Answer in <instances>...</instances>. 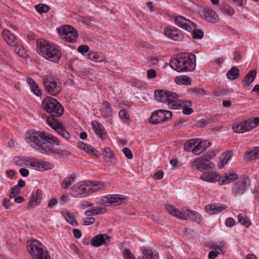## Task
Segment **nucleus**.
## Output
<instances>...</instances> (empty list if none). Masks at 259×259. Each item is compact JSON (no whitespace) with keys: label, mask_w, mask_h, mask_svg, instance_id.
<instances>
[{"label":"nucleus","mask_w":259,"mask_h":259,"mask_svg":"<svg viewBox=\"0 0 259 259\" xmlns=\"http://www.w3.org/2000/svg\"><path fill=\"white\" fill-rule=\"evenodd\" d=\"M239 70L235 66L231 67V68L227 72V76L228 79L234 80L237 79L239 76Z\"/></svg>","instance_id":"38"},{"label":"nucleus","mask_w":259,"mask_h":259,"mask_svg":"<svg viewBox=\"0 0 259 259\" xmlns=\"http://www.w3.org/2000/svg\"><path fill=\"white\" fill-rule=\"evenodd\" d=\"M30 145L42 154H54L56 148L54 144L60 145V140L56 137L44 132H32L27 138Z\"/></svg>","instance_id":"2"},{"label":"nucleus","mask_w":259,"mask_h":259,"mask_svg":"<svg viewBox=\"0 0 259 259\" xmlns=\"http://www.w3.org/2000/svg\"><path fill=\"white\" fill-rule=\"evenodd\" d=\"M20 192V189L18 187L17 185L12 187L11 190V193L10 194V197L12 198L17 195Z\"/></svg>","instance_id":"54"},{"label":"nucleus","mask_w":259,"mask_h":259,"mask_svg":"<svg viewBox=\"0 0 259 259\" xmlns=\"http://www.w3.org/2000/svg\"><path fill=\"white\" fill-rule=\"evenodd\" d=\"M197 142V139H192L188 140L184 144V149L188 152H193L195 154Z\"/></svg>","instance_id":"33"},{"label":"nucleus","mask_w":259,"mask_h":259,"mask_svg":"<svg viewBox=\"0 0 259 259\" xmlns=\"http://www.w3.org/2000/svg\"><path fill=\"white\" fill-rule=\"evenodd\" d=\"M186 105H184L183 107V113L185 115H190L191 114L193 110L192 108L189 107L191 105V102L189 101H186Z\"/></svg>","instance_id":"50"},{"label":"nucleus","mask_w":259,"mask_h":259,"mask_svg":"<svg viewBox=\"0 0 259 259\" xmlns=\"http://www.w3.org/2000/svg\"><path fill=\"white\" fill-rule=\"evenodd\" d=\"M252 129V126L249 125L247 120L240 122L238 125L234 126L233 130L234 132L243 133Z\"/></svg>","instance_id":"20"},{"label":"nucleus","mask_w":259,"mask_h":259,"mask_svg":"<svg viewBox=\"0 0 259 259\" xmlns=\"http://www.w3.org/2000/svg\"><path fill=\"white\" fill-rule=\"evenodd\" d=\"M237 218L238 222L245 227H248L251 225L249 219L247 217L239 214L238 215Z\"/></svg>","instance_id":"44"},{"label":"nucleus","mask_w":259,"mask_h":259,"mask_svg":"<svg viewBox=\"0 0 259 259\" xmlns=\"http://www.w3.org/2000/svg\"><path fill=\"white\" fill-rule=\"evenodd\" d=\"M196 56L191 54L188 55L179 54L171 58L169 61L170 67L178 72L191 71L196 66Z\"/></svg>","instance_id":"3"},{"label":"nucleus","mask_w":259,"mask_h":259,"mask_svg":"<svg viewBox=\"0 0 259 259\" xmlns=\"http://www.w3.org/2000/svg\"><path fill=\"white\" fill-rule=\"evenodd\" d=\"M42 198V192L40 189H37L35 193L33 195L32 198L28 203V208L34 207L37 204L40 203Z\"/></svg>","instance_id":"21"},{"label":"nucleus","mask_w":259,"mask_h":259,"mask_svg":"<svg viewBox=\"0 0 259 259\" xmlns=\"http://www.w3.org/2000/svg\"><path fill=\"white\" fill-rule=\"evenodd\" d=\"M201 16L207 21L216 23L219 20L218 15L212 9H205L201 13Z\"/></svg>","instance_id":"16"},{"label":"nucleus","mask_w":259,"mask_h":259,"mask_svg":"<svg viewBox=\"0 0 259 259\" xmlns=\"http://www.w3.org/2000/svg\"><path fill=\"white\" fill-rule=\"evenodd\" d=\"M104 151L105 153L104 156L105 159H109L110 162L114 163L115 162V158L113 155L112 150L109 148H105L104 149Z\"/></svg>","instance_id":"43"},{"label":"nucleus","mask_w":259,"mask_h":259,"mask_svg":"<svg viewBox=\"0 0 259 259\" xmlns=\"http://www.w3.org/2000/svg\"><path fill=\"white\" fill-rule=\"evenodd\" d=\"M42 104L44 109L50 113L46 119L48 125L66 139H70V134L66 131L63 124L56 118L63 114V106L55 98L51 97L44 99Z\"/></svg>","instance_id":"1"},{"label":"nucleus","mask_w":259,"mask_h":259,"mask_svg":"<svg viewBox=\"0 0 259 259\" xmlns=\"http://www.w3.org/2000/svg\"><path fill=\"white\" fill-rule=\"evenodd\" d=\"M191 166L196 167L200 171H204L206 170L212 169L214 167L212 162H207L199 158H196L192 162Z\"/></svg>","instance_id":"13"},{"label":"nucleus","mask_w":259,"mask_h":259,"mask_svg":"<svg viewBox=\"0 0 259 259\" xmlns=\"http://www.w3.org/2000/svg\"><path fill=\"white\" fill-rule=\"evenodd\" d=\"M119 117L125 123L129 124L131 120L127 112L124 110H121L119 112Z\"/></svg>","instance_id":"46"},{"label":"nucleus","mask_w":259,"mask_h":259,"mask_svg":"<svg viewBox=\"0 0 259 259\" xmlns=\"http://www.w3.org/2000/svg\"><path fill=\"white\" fill-rule=\"evenodd\" d=\"M15 163L19 166H22L23 165L24 161L20 156H16L14 158Z\"/></svg>","instance_id":"61"},{"label":"nucleus","mask_w":259,"mask_h":259,"mask_svg":"<svg viewBox=\"0 0 259 259\" xmlns=\"http://www.w3.org/2000/svg\"><path fill=\"white\" fill-rule=\"evenodd\" d=\"M28 83L30 84L31 91L37 96L41 95L39 87L35 83V81L32 78L28 79Z\"/></svg>","instance_id":"40"},{"label":"nucleus","mask_w":259,"mask_h":259,"mask_svg":"<svg viewBox=\"0 0 259 259\" xmlns=\"http://www.w3.org/2000/svg\"><path fill=\"white\" fill-rule=\"evenodd\" d=\"M86 184H88L89 191L91 193L104 190L106 188L105 183L102 181H87Z\"/></svg>","instance_id":"17"},{"label":"nucleus","mask_w":259,"mask_h":259,"mask_svg":"<svg viewBox=\"0 0 259 259\" xmlns=\"http://www.w3.org/2000/svg\"><path fill=\"white\" fill-rule=\"evenodd\" d=\"M37 52L47 60L57 63L60 59L62 54L57 46L45 39L36 41Z\"/></svg>","instance_id":"4"},{"label":"nucleus","mask_w":259,"mask_h":259,"mask_svg":"<svg viewBox=\"0 0 259 259\" xmlns=\"http://www.w3.org/2000/svg\"><path fill=\"white\" fill-rule=\"evenodd\" d=\"M187 214L194 221L199 223L201 220V217L199 213L192 210H188Z\"/></svg>","instance_id":"45"},{"label":"nucleus","mask_w":259,"mask_h":259,"mask_svg":"<svg viewBox=\"0 0 259 259\" xmlns=\"http://www.w3.org/2000/svg\"><path fill=\"white\" fill-rule=\"evenodd\" d=\"M175 82L178 84L190 85L191 83V78L187 76L181 75L177 76L175 78Z\"/></svg>","instance_id":"37"},{"label":"nucleus","mask_w":259,"mask_h":259,"mask_svg":"<svg viewBox=\"0 0 259 259\" xmlns=\"http://www.w3.org/2000/svg\"><path fill=\"white\" fill-rule=\"evenodd\" d=\"M188 92L191 94L198 95H204L206 94L205 91L203 89L197 88H192L188 90Z\"/></svg>","instance_id":"48"},{"label":"nucleus","mask_w":259,"mask_h":259,"mask_svg":"<svg viewBox=\"0 0 259 259\" xmlns=\"http://www.w3.org/2000/svg\"><path fill=\"white\" fill-rule=\"evenodd\" d=\"M175 21L178 26L189 32H191L196 28L195 25L192 21L182 16H179L176 17Z\"/></svg>","instance_id":"11"},{"label":"nucleus","mask_w":259,"mask_h":259,"mask_svg":"<svg viewBox=\"0 0 259 259\" xmlns=\"http://www.w3.org/2000/svg\"><path fill=\"white\" fill-rule=\"evenodd\" d=\"M210 145V142H206V141H199L197 139L196 142V150H195V154L199 155L206 149Z\"/></svg>","instance_id":"32"},{"label":"nucleus","mask_w":259,"mask_h":259,"mask_svg":"<svg viewBox=\"0 0 259 259\" xmlns=\"http://www.w3.org/2000/svg\"><path fill=\"white\" fill-rule=\"evenodd\" d=\"M237 175L235 173L225 174L224 176L220 177L219 184L220 185L228 184L237 178Z\"/></svg>","instance_id":"27"},{"label":"nucleus","mask_w":259,"mask_h":259,"mask_svg":"<svg viewBox=\"0 0 259 259\" xmlns=\"http://www.w3.org/2000/svg\"><path fill=\"white\" fill-rule=\"evenodd\" d=\"M64 217L66 220L70 224L74 225H76L77 223L74 220V217L72 214L69 213V212H66L64 214Z\"/></svg>","instance_id":"51"},{"label":"nucleus","mask_w":259,"mask_h":259,"mask_svg":"<svg viewBox=\"0 0 259 259\" xmlns=\"http://www.w3.org/2000/svg\"><path fill=\"white\" fill-rule=\"evenodd\" d=\"M149 121L152 124H158L165 121L163 110L154 111L150 117Z\"/></svg>","instance_id":"19"},{"label":"nucleus","mask_w":259,"mask_h":259,"mask_svg":"<svg viewBox=\"0 0 259 259\" xmlns=\"http://www.w3.org/2000/svg\"><path fill=\"white\" fill-rule=\"evenodd\" d=\"M78 147L80 149L84 151L88 154L98 158L100 155L98 154V151L94 149L91 145L83 142L78 144Z\"/></svg>","instance_id":"23"},{"label":"nucleus","mask_w":259,"mask_h":259,"mask_svg":"<svg viewBox=\"0 0 259 259\" xmlns=\"http://www.w3.org/2000/svg\"><path fill=\"white\" fill-rule=\"evenodd\" d=\"M235 224V221L232 218H228L225 221V225L227 227H232Z\"/></svg>","instance_id":"63"},{"label":"nucleus","mask_w":259,"mask_h":259,"mask_svg":"<svg viewBox=\"0 0 259 259\" xmlns=\"http://www.w3.org/2000/svg\"><path fill=\"white\" fill-rule=\"evenodd\" d=\"M92 125L93 129L97 135H98L101 139H104L105 138V134L103 125L97 121H92Z\"/></svg>","instance_id":"28"},{"label":"nucleus","mask_w":259,"mask_h":259,"mask_svg":"<svg viewBox=\"0 0 259 259\" xmlns=\"http://www.w3.org/2000/svg\"><path fill=\"white\" fill-rule=\"evenodd\" d=\"M166 103L169 106V108L172 109H177L179 108V105L177 103L178 100V95L171 92L167 91Z\"/></svg>","instance_id":"18"},{"label":"nucleus","mask_w":259,"mask_h":259,"mask_svg":"<svg viewBox=\"0 0 259 259\" xmlns=\"http://www.w3.org/2000/svg\"><path fill=\"white\" fill-rule=\"evenodd\" d=\"M86 181L77 183L73 186L70 190V193L73 197H78L79 195L83 194H90L88 184H86Z\"/></svg>","instance_id":"9"},{"label":"nucleus","mask_w":259,"mask_h":259,"mask_svg":"<svg viewBox=\"0 0 259 259\" xmlns=\"http://www.w3.org/2000/svg\"><path fill=\"white\" fill-rule=\"evenodd\" d=\"M123 257L124 259H136L132 252L127 248L123 250Z\"/></svg>","instance_id":"53"},{"label":"nucleus","mask_w":259,"mask_h":259,"mask_svg":"<svg viewBox=\"0 0 259 259\" xmlns=\"http://www.w3.org/2000/svg\"><path fill=\"white\" fill-rule=\"evenodd\" d=\"M259 158V147H254L252 150L246 152L243 155V159L246 161H250Z\"/></svg>","instance_id":"26"},{"label":"nucleus","mask_w":259,"mask_h":259,"mask_svg":"<svg viewBox=\"0 0 259 259\" xmlns=\"http://www.w3.org/2000/svg\"><path fill=\"white\" fill-rule=\"evenodd\" d=\"M15 52L20 56L23 57L24 54H25V50L24 48H22L21 49V48L19 47L18 46H15Z\"/></svg>","instance_id":"62"},{"label":"nucleus","mask_w":259,"mask_h":259,"mask_svg":"<svg viewBox=\"0 0 259 259\" xmlns=\"http://www.w3.org/2000/svg\"><path fill=\"white\" fill-rule=\"evenodd\" d=\"M110 239L106 234H100L94 236L91 241V244L94 247H99L102 245H107V241Z\"/></svg>","instance_id":"15"},{"label":"nucleus","mask_w":259,"mask_h":259,"mask_svg":"<svg viewBox=\"0 0 259 259\" xmlns=\"http://www.w3.org/2000/svg\"><path fill=\"white\" fill-rule=\"evenodd\" d=\"M164 32L166 36L175 41H182L184 38L181 31L177 28H165Z\"/></svg>","instance_id":"14"},{"label":"nucleus","mask_w":259,"mask_h":259,"mask_svg":"<svg viewBox=\"0 0 259 259\" xmlns=\"http://www.w3.org/2000/svg\"><path fill=\"white\" fill-rule=\"evenodd\" d=\"M163 177V172L161 170H159L155 173L153 178L156 180H160Z\"/></svg>","instance_id":"64"},{"label":"nucleus","mask_w":259,"mask_h":259,"mask_svg":"<svg viewBox=\"0 0 259 259\" xmlns=\"http://www.w3.org/2000/svg\"><path fill=\"white\" fill-rule=\"evenodd\" d=\"M58 32L60 35L69 42L75 41L78 37V33L76 30L70 25H65L60 27Z\"/></svg>","instance_id":"7"},{"label":"nucleus","mask_w":259,"mask_h":259,"mask_svg":"<svg viewBox=\"0 0 259 259\" xmlns=\"http://www.w3.org/2000/svg\"><path fill=\"white\" fill-rule=\"evenodd\" d=\"M226 208V205H218L215 204L207 205L205 206V210L210 214L218 213L221 212Z\"/></svg>","instance_id":"29"},{"label":"nucleus","mask_w":259,"mask_h":259,"mask_svg":"<svg viewBox=\"0 0 259 259\" xmlns=\"http://www.w3.org/2000/svg\"><path fill=\"white\" fill-rule=\"evenodd\" d=\"M126 198L118 195H108L102 197L101 200L102 205L107 206V204H121Z\"/></svg>","instance_id":"12"},{"label":"nucleus","mask_w":259,"mask_h":259,"mask_svg":"<svg viewBox=\"0 0 259 259\" xmlns=\"http://www.w3.org/2000/svg\"><path fill=\"white\" fill-rule=\"evenodd\" d=\"M28 164L37 170H47L54 167V164L51 162L39 160L36 158H30L27 160Z\"/></svg>","instance_id":"8"},{"label":"nucleus","mask_w":259,"mask_h":259,"mask_svg":"<svg viewBox=\"0 0 259 259\" xmlns=\"http://www.w3.org/2000/svg\"><path fill=\"white\" fill-rule=\"evenodd\" d=\"M106 209L105 207H97L88 210L84 212V214L87 217H91V215H96L105 213Z\"/></svg>","instance_id":"34"},{"label":"nucleus","mask_w":259,"mask_h":259,"mask_svg":"<svg viewBox=\"0 0 259 259\" xmlns=\"http://www.w3.org/2000/svg\"><path fill=\"white\" fill-rule=\"evenodd\" d=\"M257 72L255 69L250 70L245 76L244 78L242 81L243 84L248 87L253 81L256 77Z\"/></svg>","instance_id":"31"},{"label":"nucleus","mask_w":259,"mask_h":259,"mask_svg":"<svg viewBox=\"0 0 259 259\" xmlns=\"http://www.w3.org/2000/svg\"><path fill=\"white\" fill-rule=\"evenodd\" d=\"M221 10L224 13H226L229 16H232L234 14V10L229 5H225L222 6Z\"/></svg>","instance_id":"52"},{"label":"nucleus","mask_w":259,"mask_h":259,"mask_svg":"<svg viewBox=\"0 0 259 259\" xmlns=\"http://www.w3.org/2000/svg\"><path fill=\"white\" fill-rule=\"evenodd\" d=\"M87 55L91 60L96 62H101L104 60V58L102 56L101 54L97 52H89Z\"/></svg>","instance_id":"39"},{"label":"nucleus","mask_w":259,"mask_h":259,"mask_svg":"<svg viewBox=\"0 0 259 259\" xmlns=\"http://www.w3.org/2000/svg\"><path fill=\"white\" fill-rule=\"evenodd\" d=\"M77 50L82 55H85L89 52V47L87 45L80 46L78 48Z\"/></svg>","instance_id":"57"},{"label":"nucleus","mask_w":259,"mask_h":259,"mask_svg":"<svg viewBox=\"0 0 259 259\" xmlns=\"http://www.w3.org/2000/svg\"><path fill=\"white\" fill-rule=\"evenodd\" d=\"M100 111L103 117L105 118H108L112 116V109L109 103H108L107 101H105L102 103Z\"/></svg>","instance_id":"30"},{"label":"nucleus","mask_w":259,"mask_h":259,"mask_svg":"<svg viewBox=\"0 0 259 259\" xmlns=\"http://www.w3.org/2000/svg\"><path fill=\"white\" fill-rule=\"evenodd\" d=\"M27 249L33 259H47L50 256L41 243L37 240L28 241Z\"/></svg>","instance_id":"5"},{"label":"nucleus","mask_w":259,"mask_h":259,"mask_svg":"<svg viewBox=\"0 0 259 259\" xmlns=\"http://www.w3.org/2000/svg\"><path fill=\"white\" fill-rule=\"evenodd\" d=\"M122 151L125 155V156L129 159H131L133 158V154L131 150L127 148L124 147L123 148Z\"/></svg>","instance_id":"59"},{"label":"nucleus","mask_w":259,"mask_h":259,"mask_svg":"<svg viewBox=\"0 0 259 259\" xmlns=\"http://www.w3.org/2000/svg\"><path fill=\"white\" fill-rule=\"evenodd\" d=\"M200 179L208 182H215L218 181L219 183L220 176L215 172H204L201 176Z\"/></svg>","instance_id":"22"},{"label":"nucleus","mask_w":259,"mask_h":259,"mask_svg":"<svg viewBox=\"0 0 259 259\" xmlns=\"http://www.w3.org/2000/svg\"><path fill=\"white\" fill-rule=\"evenodd\" d=\"M76 176L74 174L70 175L69 177L66 178L62 184V187L65 189H67L71 186V185L74 182Z\"/></svg>","instance_id":"42"},{"label":"nucleus","mask_w":259,"mask_h":259,"mask_svg":"<svg viewBox=\"0 0 259 259\" xmlns=\"http://www.w3.org/2000/svg\"><path fill=\"white\" fill-rule=\"evenodd\" d=\"M35 9L36 11L39 13L42 14L43 13H47L48 12L50 8L49 6L45 4H39L35 6Z\"/></svg>","instance_id":"49"},{"label":"nucleus","mask_w":259,"mask_h":259,"mask_svg":"<svg viewBox=\"0 0 259 259\" xmlns=\"http://www.w3.org/2000/svg\"><path fill=\"white\" fill-rule=\"evenodd\" d=\"M166 210L172 215L182 220H187L186 217L180 210L174 207L170 204L165 205Z\"/></svg>","instance_id":"24"},{"label":"nucleus","mask_w":259,"mask_h":259,"mask_svg":"<svg viewBox=\"0 0 259 259\" xmlns=\"http://www.w3.org/2000/svg\"><path fill=\"white\" fill-rule=\"evenodd\" d=\"M223 158L218 163V167L222 168L226 164L229 160L231 158V153L230 152H226L223 153Z\"/></svg>","instance_id":"41"},{"label":"nucleus","mask_w":259,"mask_h":259,"mask_svg":"<svg viewBox=\"0 0 259 259\" xmlns=\"http://www.w3.org/2000/svg\"><path fill=\"white\" fill-rule=\"evenodd\" d=\"M167 91L157 90L154 92V95L157 101L166 103Z\"/></svg>","instance_id":"35"},{"label":"nucleus","mask_w":259,"mask_h":259,"mask_svg":"<svg viewBox=\"0 0 259 259\" xmlns=\"http://www.w3.org/2000/svg\"><path fill=\"white\" fill-rule=\"evenodd\" d=\"M54 154L60 158H65L70 155V152L66 150L56 148Z\"/></svg>","instance_id":"47"},{"label":"nucleus","mask_w":259,"mask_h":259,"mask_svg":"<svg viewBox=\"0 0 259 259\" xmlns=\"http://www.w3.org/2000/svg\"><path fill=\"white\" fill-rule=\"evenodd\" d=\"M95 221V219L93 217H87V218L82 220V224L85 226L93 224Z\"/></svg>","instance_id":"55"},{"label":"nucleus","mask_w":259,"mask_h":259,"mask_svg":"<svg viewBox=\"0 0 259 259\" xmlns=\"http://www.w3.org/2000/svg\"><path fill=\"white\" fill-rule=\"evenodd\" d=\"M3 36L8 45L12 46H16L17 45L15 35L9 30H4L3 32Z\"/></svg>","instance_id":"25"},{"label":"nucleus","mask_w":259,"mask_h":259,"mask_svg":"<svg viewBox=\"0 0 259 259\" xmlns=\"http://www.w3.org/2000/svg\"><path fill=\"white\" fill-rule=\"evenodd\" d=\"M203 37V32L201 30H196L193 33V38L194 39H201Z\"/></svg>","instance_id":"56"},{"label":"nucleus","mask_w":259,"mask_h":259,"mask_svg":"<svg viewBox=\"0 0 259 259\" xmlns=\"http://www.w3.org/2000/svg\"><path fill=\"white\" fill-rule=\"evenodd\" d=\"M78 20L87 25H90L91 24V19L89 17L79 16Z\"/></svg>","instance_id":"58"},{"label":"nucleus","mask_w":259,"mask_h":259,"mask_svg":"<svg viewBox=\"0 0 259 259\" xmlns=\"http://www.w3.org/2000/svg\"><path fill=\"white\" fill-rule=\"evenodd\" d=\"M43 83L46 91L52 96H56L62 90L61 83L55 77H45Z\"/></svg>","instance_id":"6"},{"label":"nucleus","mask_w":259,"mask_h":259,"mask_svg":"<svg viewBox=\"0 0 259 259\" xmlns=\"http://www.w3.org/2000/svg\"><path fill=\"white\" fill-rule=\"evenodd\" d=\"M249 125H251L252 126V128H255L257 125H259V118L256 117L253 120H250L249 119L247 120Z\"/></svg>","instance_id":"60"},{"label":"nucleus","mask_w":259,"mask_h":259,"mask_svg":"<svg viewBox=\"0 0 259 259\" xmlns=\"http://www.w3.org/2000/svg\"><path fill=\"white\" fill-rule=\"evenodd\" d=\"M249 184L245 178L241 179L234 183L232 189V193L236 195H241L246 191Z\"/></svg>","instance_id":"10"},{"label":"nucleus","mask_w":259,"mask_h":259,"mask_svg":"<svg viewBox=\"0 0 259 259\" xmlns=\"http://www.w3.org/2000/svg\"><path fill=\"white\" fill-rule=\"evenodd\" d=\"M143 254L148 259H159L157 252L153 251L151 249L145 247L143 249Z\"/></svg>","instance_id":"36"}]
</instances>
